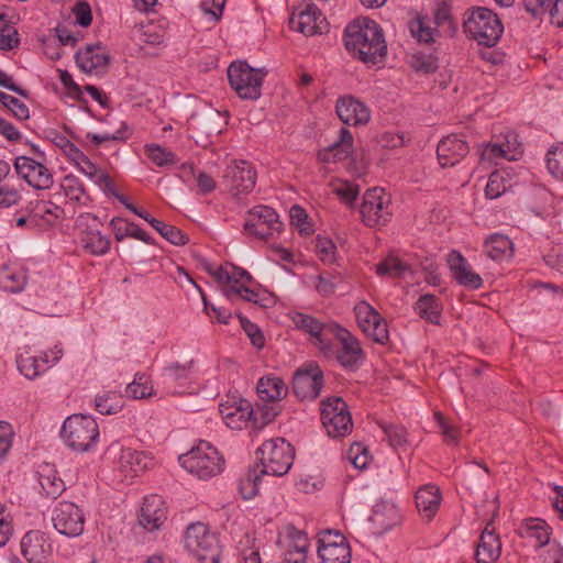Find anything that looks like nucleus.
Listing matches in <instances>:
<instances>
[{
  "instance_id": "nucleus-1",
  "label": "nucleus",
  "mask_w": 563,
  "mask_h": 563,
  "mask_svg": "<svg viewBox=\"0 0 563 563\" xmlns=\"http://www.w3.org/2000/svg\"><path fill=\"white\" fill-rule=\"evenodd\" d=\"M344 43L355 58L367 65L382 63L387 53L383 30L369 19L350 23L345 29Z\"/></svg>"
},
{
  "instance_id": "nucleus-2",
  "label": "nucleus",
  "mask_w": 563,
  "mask_h": 563,
  "mask_svg": "<svg viewBox=\"0 0 563 563\" xmlns=\"http://www.w3.org/2000/svg\"><path fill=\"white\" fill-rule=\"evenodd\" d=\"M464 31L478 44L490 47L500 38L504 26L496 13L487 8L478 7L466 13Z\"/></svg>"
},
{
  "instance_id": "nucleus-3",
  "label": "nucleus",
  "mask_w": 563,
  "mask_h": 563,
  "mask_svg": "<svg viewBox=\"0 0 563 563\" xmlns=\"http://www.w3.org/2000/svg\"><path fill=\"white\" fill-rule=\"evenodd\" d=\"M179 462L186 471L202 479L220 474L223 465L218 450L207 441H200L189 452L181 454Z\"/></svg>"
},
{
  "instance_id": "nucleus-4",
  "label": "nucleus",
  "mask_w": 563,
  "mask_h": 563,
  "mask_svg": "<svg viewBox=\"0 0 563 563\" xmlns=\"http://www.w3.org/2000/svg\"><path fill=\"white\" fill-rule=\"evenodd\" d=\"M261 474L283 476L288 473L295 459V451L283 438L269 439L257 450Z\"/></svg>"
},
{
  "instance_id": "nucleus-5",
  "label": "nucleus",
  "mask_w": 563,
  "mask_h": 563,
  "mask_svg": "<svg viewBox=\"0 0 563 563\" xmlns=\"http://www.w3.org/2000/svg\"><path fill=\"white\" fill-rule=\"evenodd\" d=\"M98 437V423L91 417L73 415L63 424L62 438L75 451L86 452L90 450Z\"/></svg>"
},
{
  "instance_id": "nucleus-6",
  "label": "nucleus",
  "mask_w": 563,
  "mask_h": 563,
  "mask_svg": "<svg viewBox=\"0 0 563 563\" xmlns=\"http://www.w3.org/2000/svg\"><path fill=\"white\" fill-rule=\"evenodd\" d=\"M186 549L200 563H219L221 550L218 538L201 522L190 525L186 531Z\"/></svg>"
},
{
  "instance_id": "nucleus-7",
  "label": "nucleus",
  "mask_w": 563,
  "mask_h": 563,
  "mask_svg": "<svg viewBox=\"0 0 563 563\" xmlns=\"http://www.w3.org/2000/svg\"><path fill=\"white\" fill-rule=\"evenodd\" d=\"M267 71L253 68L246 62H233L228 68V79L240 98L255 100L261 96V86Z\"/></svg>"
},
{
  "instance_id": "nucleus-8",
  "label": "nucleus",
  "mask_w": 563,
  "mask_h": 563,
  "mask_svg": "<svg viewBox=\"0 0 563 563\" xmlns=\"http://www.w3.org/2000/svg\"><path fill=\"white\" fill-rule=\"evenodd\" d=\"M390 196L383 188L367 189L361 205L362 221L369 228L385 225L391 216Z\"/></svg>"
},
{
  "instance_id": "nucleus-9",
  "label": "nucleus",
  "mask_w": 563,
  "mask_h": 563,
  "mask_svg": "<svg viewBox=\"0 0 563 563\" xmlns=\"http://www.w3.org/2000/svg\"><path fill=\"white\" fill-rule=\"evenodd\" d=\"M282 222L275 210L267 206H256L247 212L244 230L249 235L268 239L279 232Z\"/></svg>"
},
{
  "instance_id": "nucleus-10",
  "label": "nucleus",
  "mask_w": 563,
  "mask_h": 563,
  "mask_svg": "<svg viewBox=\"0 0 563 563\" xmlns=\"http://www.w3.org/2000/svg\"><path fill=\"white\" fill-rule=\"evenodd\" d=\"M323 386V374L318 365L303 366L294 375L292 391L300 400L316 399Z\"/></svg>"
},
{
  "instance_id": "nucleus-11",
  "label": "nucleus",
  "mask_w": 563,
  "mask_h": 563,
  "mask_svg": "<svg viewBox=\"0 0 563 563\" xmlns=\"http://www.w3.org/2000/svg\"><path fill=\"white\" fill-rule=\"evenodd\" d=\"M52 521L54 528L63 536L78 537L84 532V514L73 503H60L54 510Z\"/></svg>"
},
{
  "instance_id": "nucleus-12",
  "label": "nucleus",
  "mask_w": 563,
  "mask_h": 563,
  "mask_svg": "<svg viewBox=\"0 0 563 563\" xmlns=\"http://www.w3.org/2000/svg\"><path fill=\"white\" fill-rule=\"evenodd\" d=\"M333 339L339 341L341 349L339 351L333 349L332 353L324 354L328 356L335 354L340 364L346 368L353 369L357 367L363 360V351L357 339L339 324L335 325L333 333H331V341Z\"/></svg>"
},
{
  "instance_id": "nucleus-13",
  "label": "nucleus",
  "mask_w": 563,
  "mask_h": 563,
  "mask_svg": "<svg viewBox=\"0 0 563 563\" xmlns=\"http://www.w3.org/2000/svg\"><path fill=\"white\" fill-rule=\"evenodd\" d=\"M292 321L298 329L309 333L316 340L314 344L320 351L323 353L333 352L331 333H333L336 323H321L316 318L301 312H296L292 316Z\"/></svg>"
},
{
  "instance_id": "nucleus-14",
  "label": "nucleus",
  "mask_w": 563,
  "mask_h": 563,
  "mask_svg": "<svg viewBox=\"0 0 563 563\" xmlns=\"http://www.w3.org/2000/svg\"><path fill=\"white\" fill-rule=\"evenodd\" d=\"M14 169L30 186L44 190L53 185L51 172L41 163L27 156H18L14 159Z\"/></svg>"
},
{
  "instance_id": "nucleus-15",
  "label": "nucleus",
  "mask_w": 563,
  "mask_h": 563,
  "mask_svg": "<svg viewBox=\"0 0 563 563\" xmlns=\"http://www.w3.org/2000/svg\"><path fill=\"white\" fill-rule=\"evenodd\" d=\"M223 178L228 183L230 191L238 196L253 190L256 183V172L247 162L234 161L225 168Z\"/></svg>"
},
{
  "instance_id": "nucleus-16",
  "label": "nucleus",
  "mask_w": 563,
  "mask_h": 563,
  "mask_svg": "<svg viewBox=\"0 0 563 563\" xmlns=\"http://www.w3.org/2000/svg\"><path fill=\"white\" fill-rule=\"evenodd\" d=\"M290 26L305 35L322 33L327 27L325 19L320 10L312 3L305 5L297 14L289 20Z\"/></svg>"
},
{
  "instance_id": "nucleus-17",
  "label": "nucleus",
  "mask_w": 563,
  "mask_h": 563,
  "mask_svg": "<svg viewBox=\"0 0 563 563\" xmlns=\"http://www.w3.org/2000/svg\"><path fill=\"white\" fill-rule=\"evenodd\" d=\"M21 550L27 561L42 563L51 554L52 545L44 532L32 530L22 538Z\"/></svg>"
},
{
  "instance_id": "nucleus-18",
  "label": "nucleus",
  "mask_w": 563,
  "mask_h": 563,
  "mask_svg": "<svg viewBox=\"0 0 563 563\" xmlns=\"http://www.w3.org/2000/svg\"><path fill=\"white\" fill-rule=\"evenodd\" d=\"M152 457L146 453L132 450L130 448L122 449L119 457V471L125 479H133L145 473L152 466Z\"/></svg>"
},
{
  "instance_id": "nucleus-19",
  "label": "nucleus",
  "mask_w": 563,
  "mask_h": 563,
  "mask_svg": "<svg viewBox=\"0 0 563 563\" xmlns=\"http://www.w3.org/2000/svg\"><path fill=\"white\" fill-rule=\"evenodd\" d=\"M335 110L339 119L349 125L366 124L371 118L367 107L353 97L340 98Z\"/></svg>"
},
{
  "instance_id": "nucleus-20",
  "label": "nucleus",
  "mask_w": 563,
  "mask_h": 563,
  "mask_svg": "<svg viewBox=\"0 0 563 563\" xmlns=\"http://www.w3.org/2000/svg\"><path fill=\"white\" fill-rule=\"evenodd\" d=\"M80 221H85L87 224V230L81 239L84 247L95 255L108 253L110 250V240L99 231V219L96 216L86 213L80 217Z\"/></svg>"
},
{
  "instance_id": "nucleus-21",
  "label": "nucleus",
  "mask_w": 563,
  "mask_h": 563,
  "mask_svg": "<svg viewBox=\"0 0 563 563\" xmlns=\"http://www.w3.org/2000/svg\"><path fill=\"white\" fill-rule=\"evenodd\" d=\"M467 153V143L457 135H449L442 139L437 147L438 159L442 167L454 166L465 157Z\"/></svg>"
},
{
  "instance_id": "nucleus-22",
  "label": "nucleus",
  "mask_w": 563,
  "mask_h": 563,
  "mask_svg": "<svg viewBox=\"0 0 563 563\" xmlns=\"http://www.w3.org/2000/svg\"><path fill=\"white\" fill-rule=\"evenodd\" d=\"M220 415L225 424L235 430L245 428L253 416V409L247 400L227 401L220 405Z\"/></svg>"
},
{
  "instance_id": "nucleus-23",
  "label": "nucleus",
  "mask_w": 563,
  "mask_h": 563,
  "mask_svg": "<svg viewBox=\"0 0 563 563\" xmlns=\"http://www.w3.org/2000/svg\"><path fill=\"white\" fill-rule=\"evenodd\" d=\"M76 63L85 73L104 70L110 63V55L99 43L87 45L76 53Z\"/></svg>"
},
{
  "instance_id": "nucleus-24",
  "label": "nucleus",
  "mask_w": 563,
  "mask_h": 563,
  "mask_svg": "<svg viewBox=\"0 0 563 563\" xmlns=\"http://www.w3.org/2000/svg\"><path fill=\"white\" fill-rule=\"evenodd\" d=\"M163 498L158 495L146 497L139 516L140 525L148 531L158 529L166 519Z\"/></svg>"
},
{
  "instance_id": "nucleus-25",
  "label": "nucleus",
  "mask_w": 563,
  "mask_h": 563,
  "mask_svg": "<svg viewBox=\"0 0 563 563\" xmlns=\"http://www.w3.org/2000/svg\"><path fill=\"white\" fill-rule=\"evenodd\" d=\"M285 541L288 551L285 556L286 563H306L309 540L303 531L289 526L285 530Z\"/></svg>"
},
{
  "instance_id": "nucleus-26",
  "label": "nucleus",
  "mask_w": 563,
  "mask_h": 563,
  "mask_svg": "<svg viewBox=\"0 0 563 563\" xmlns=\"http://www.w3.org/2000/svg\"><path fill=\"white\" fill-rule=\"evenodd\" d=\"M448 264L453 272L454 278L463 286L477 289L482 286V278L471 269L465 258L456 251L448 255Z\"/></svg>"
},
{
  "instance_id": "nucleus-27",
  "label": "nucleus",
  "mask_w": 563,
  "mask_h": 563,
  "mask_svg": "<svg viewBox=\"0 0 563 563\" xmlns=\"http://www.w3.org/2000/svg\"><path fill=\"white\" fill-rule=\"evenodd\" d=\"M353 136L346 129H342L340 139L327 148L319 151L318 158L322 163H336L345 159L352 148Z\"/></svg>"
},
{
  "instance_id": "nucleus-28",
  "label": "nucleus",
  "mask_w": 563,
  "mask_h": 563,
  "mask_svg": "<svg viewBox=\"0 0 563 563\" xmlns=\"http://www.w3.org/2000/svg\"><path fill=\"white\" fill-rule=\"evenodd\" d=\"M441 499L439 487L431 484L420 487L416 493V505L428 520H431L438 511Z\"/></svg>"
},
{
  "instance_id": "nucleus-29",
  "label": "nucleus",
  "mask_w": 563,
  "mask_h": 563,
  "mask_svg": "<svg viewBox=\"0 0 563 563\" xmlns=\"http://www.w3.org/2000/svg\"><path fill=\"white\" fill-rule=\"evenodd\" d=\"M501 554V542L496 533L482 531L475 551L477 563H495Z\"/></svg>"
},
{
  "instance_id": "nucleus-30",
  "label": "nucleus",
  "mask_w": 563,
  "mask_h": 563,
  "mask_svg": "<svg viewBox=\"0 0 563 563\" xmlns=\"http://www.w3.org/2000/svg\"><path fill=\"white\" fill-rule=\"evenodd\" d=\"M262 401L277 402L288 394V388L280 377L268 375L262 377L256 385Z\"/></svg>"
},
{
  "instance_id": "nucleus-31",
  "label": "nucleus",
  "mask_w": 563,
  "mask_h": 563,
  "mask_svg": "<svg viewBox=\"0 0 563 563\" xmlns=\"http://www.w3.org/2000/svg\"><path fill=\"white\" fill-rule=\"evenodd\" d=\"M484 250L493 261H504L512 256L514 243L507 235L495 233L485 240Z\"/></svg>"
},
{
  "instance_id": "nucleus-32",
  "label": "nucleus",
  "mask_w": 563,
  "mask_h": 563,
  "mask_svg": "<svg viewBox=\"0 0 563 563\" xmlns=\"http://www.w3.org/2000/svg\"><path fill=\"white\" fill-rule=\"evenodd\" d=\"M518 533L522 538L536 540L538 548L548 544L550 541V531L548 525L545 521L538 518L525 519L520 525Z\"/></svg>"
},
{
  "instance_id": "nucleus-33",
  "label": "nucleus",
  "mask_w": 563,
  "mask_h": 563,
  "mask_svg": "<svg viewBox=\"0 0 563 563\" xmlns=\"http://www.w3.org/2000/svg\"><path fill=\"white\" fill-rule=\"evenodd\" d=\"M417 313L428 322L439 324L442 306L433 295H423L415 307Z\"/></svg>"
},
{
  "instance_id": "nucleus-34",
  "label": "nucleus",
  "mask_w": 563,
  "mask_h": 563,
  "mask_svg": "<svg viewBox=\"0 0 563 563\" xmlns=\"http://www.w3.org/2000/svg\"><path fill=\"white\" fill-rule=\"evenodd\" d=\"M144 220L148 222L165 240L174 245H185L189 240L181 230L155 219L150 213H147Z\"/></svg>"
},
{
  "instance_id": "nucleus-35",
  "label": "nucleus",
  "mask_w": 563,
  "mask_h": 563,
  "mask_svg": "<svg viewBox=\"0 0 563 563\" xmlns=\"http://www.w3.org/2000/svg\"><path fill=\"white\" fill-rule=\"evenodd\" d=\"M318 556L321 563H351V548L349 544H325L318 547Z\"/></svg>"
},
{
  "instance_id": "nucleus-36",
  "label": "nucleus",
  "mask_w": 563,
  "mask_h": 563,
  "mask_svg": "<svg viewBox=\"0 0 563 563\" xmlns=\"http://www.w3.org/2000/svg\"><path fill=\"white\" fill-rule=\"evenodd\" d=\"M323 427L332 438H341L347 435L352 431L353 422L350 413H343L331 418V422L322 420Z\"/></svg>"
},
{
  "instance_id": "nucleus-37",
  "label": "nucleus",
  "mask_w": 563,
  "mask_h": 563,
  "mask_svg": "<svg viewBox=\"0 0 563 563\" xmlns=\"http://www.w3.org/2000/svg\"><path fill=\"white\" fill-rule=\"evenodd\" d=\"M26 283V277L22 272H15L8 267L0 271V285L10 292L21 291Z\"/></svg>"
},
{
  "instance_id": "nucleus-38",
  "label": "nucleus",
  "mask_w": 563,
  "mask_h": 563,
  "mask_svg": "<svg viewBox=\"0 0 563 563\" xmlns=\"http://www.w3.org/2000/svg\"><path fill=\"white\" fill-rule=\"evenodd\" d=\"M46 362V360H42V362H40L34 355L30 354L29 352L20 354L16 360L18 368L29 379L37 377L40 373L44 371L43 366Z\"/></svg>"
},
{
  "instance_id": "nucleus-39",
  "label": "nucleus",
  "mask_w": 563,
  "mask_h": 563,
  "mask_svg": "<svg viewBox=\"0 0 563 563\" xmlns=\"http://www.w3.org/2000/svg\"><path fill=\"white\" fill-rule=\"evenodd\" d=\"M355 316L358 322V325L361 327L362 331L365 333L366 331H369V329L378 321L380 320V314L367 302L361 301L358 302L355 308Z\"/></svg>"
},
{
  "instance_id": "nucleus-40",
  "label": "nucleus",
  "mask_w": 563,
  "mask_h": 563,
  "mask_svg": "<svg viewBox=\"0 0 563 563\" xmlns=\"http://www.w3.org/2000/svg\"><path fill=\"white\" fill-rule=\"evenodd\" d=\"M434 23L448 36L451 37L455 34L456 25L452 18L451 7L446 2H442L437 7Z\"/></svg>"
},
{
  "instance_id": "nucleus-41",
  "label": "nucleus",
  "mask_w": 563,
  "mask_h": 563,
  "mask_svg": "<svg viewBox=\"0 0 563 563\" xmlns=\"http://www.w3.org/2000/svg\"><path fill=\"white\" fill-rule=\"evenodd\" d=\"M410 32L420 43H432L440 33L437 29L430 26L428 21L422 18L412 20L409 24Z\"/></svg>"
},
{
  "instance_id": "nucleus-42",
  "label": "nucleus",
  "mask_w": 563,
  "mask_h": 563,
  "mask_svg": "<svg viewBox=\"0 0 563 563\" xmlns=\"http://www.w3.org/2000/svg\"><path fill=\"white\" fill-rule=\"evenodd\" d=\"M40 483L45 494L52 498H57L65 490L64 481L51 470L41 474Z\"/></svg>"
},
{
  "instance_id": "nucleus-43",
  "label": "nucleus",
  "mask_w": 563,
  "mask_h": 563,
  "mask_svg": "<svg viewBox=\"0 0 563 563\" xmlns=\"http://www.w3.org/2000/svg\"><path fill=\"white\" fill-rule=\"evenodd\" d=\"M408 271L409 266L395 256H388L376 266L379 276L401 277Z\"/></svg>"
},
{
  "instance_id": "nucleus-44",
  "label": "nucleus",
  "mask_w": 563,
  "mask_h": 563,
  "mask_svg": "<svg viewBox=\"0 0 563 563\" xmlns=\"http://www.w3.org/2000/svg\"><path fill=\"white\" fill-rule=\"evenodd\" d=\"M332 191L347 206H352L360 194V187L347 180L331 183Z\"/></svg>"
},
{
  "instance_id": "nucleus-45",
  "label": "nucleus",
  "mask_w": 563,
  "mask_h": 563,
  "mask_svg": "<svg viewBox=\"0 0 563 563\" xmlns=\"http://www.w3.org/2000/svg\"><path fill=\"white\" fill-rule=\"evenodd\" d=\"M78 168L89 178H91L98 186L104 187L108 190H111L112 180L108 174L97 168V166L90 162L87 157L82 163L78 165Z\"/></svg>"
},
{
  "instance_id": "nucleus-46",
  "label": "nucleus",
  "mask_w": 563,
  "mask_h": 563,
  "mask_svg": "<svg viewBox=\"0 0 563 563\" xmlns=\"http://www.w3.org/2000/svg\"><path fill=\"white\" fill-rule=\"evenodd\" d=\"M350 413L347 405L341 397L327 398L321 402V420L331 422L336 416Z\"/></svg>"
},
{
  "instance_id": "nucleus-47",
  "label": "nucleus",
  "mask_w": 563,
  "mask_h": 563,
  "mask_svg": "<svg viewBox=\"0 0 563 563\" xmlns=\"http://www.w3.org/2000/svg\"><path fill=\"white\" fill-rule=\"evenodd\" d=\"M261 471H249L239 483V493L243 499L249 500L255 497L258 493V481Z\"/></svg>"
},
{
  "instance_id": "nucleus-48",
  "label": "nucleus",
  "mask_w": 563,
  "mask_h": 563,
  "mask_svg": "<svg viewBox=\"0 0 563 563\" xmlns=\"http://www.w3.org/2000/svg\"><path fill=\"white\" fill-rule=\"evenodd\" d=\"M148 158L157 166L164 167L176 164L175 154L158 144H150L145 147Z\"/></svg>"
},
{
  "instance_id": "nucleus-49",
  "label": "nucleus",
  "mask_w": 563,
  "mask_h": 563,
  "mask_svg": "<svg viewBox=\"0 0 563 563\" xmlns=\"http://www.w3.org/2000/svg\"><path fill=\"white\" fill-rule=\"evenodd\" d=\"M95 406L101 415H115L122 409L114 393H103L96 397Z\"/></svg>"
},
{
  "instance_id": "nucleus-50",
  "label": "nucleus",
  "mask_w": 563,
  "mask_h": 563,
  "mask_svg": "<svg viewBox=\"0 0 563 563\" xmlns=\"http://www.w3.org/2000/svg\"><path fill=\"white\" fill-rule=\"evenodd\" d=\"M549 172L558 179H563V145L553 146L547 154Z\"/></svg>"
},
{
  "instance_id": "nucleus-51",
  "label": "nucleus",
  "mask_w": 563,
  "mask_h": 563,
  "mask_svg": "<svg viewBox=\"0 0 563 563\" xmlns=\"http://www.w3.org/2000/svg\"><path fill=\"white\" fill-rule=\"evenodd\" d=\"M153 394V386L148 385L145 375L136 376L126 387V395L134 399L150 397Z\"/></svg>"
},
{
  "instance_id": "nucleus-52",
  "label": "nucleus",
  "mask_w": 563,
  "mask_h": 563,
  "mask_svg": "<svg viewBox=\"0 0 563 563\" xmlns=\"http://www.w3.org/2000/svg\"><path fill=\"white\" fill-rule=\"evenodd\" d=\"M0 102L8 108L12 114L18 118L19 120H26L30 117L29 108L25 103L16 99L15 97H12L10 95H7L5 92L0 90Z\"/></svg>"
},
{
  "instance_id": "nucleus-53",
  "label": "nucleus",
  "mask_w": 563,
  "mask_h": 563,
  "mask_svg": "<svg viewBox=\"0 0 563 563\" xmlns=\"http://www.w3.org/2000/svg\"><path fill=\"white\" fill-rule=\"evenodd\" d=\"M290 221L301 234L309 235L313 232L308 221L307 212L298 205L292 206L290 209Z\"/></svg>"
},
{
  "instance_id": "nucleus-54",
  "label": "nucleus",
  "mask_w": 563,
  "mask_h": 563,
  "mask_svg": "<svg viewBox=\"0 0 563 563\" xmlns=\"http://www.w3.org/2000/svg\"><path fill=\"white\" fill-rule=\"evenodd\" d=\"M410 66L417 71L430 74L438 69V60L432 55L415 54L410 58Z\"/></svg>"
},
{
  "instance_id": "nucleus-55",
  "label": "nucleus",
  "mask_w": 563,
  "mask_h": 563,
  "mask_svg": "<svg viewBox=\"0 0 563 563\" xmlns=\"http://www.w3.org/2000/svg\"><path fill=\"white\" fill-rule=\"evenodd\" d=\"M62 188L64 194L75 201H79L85 194L82 184L73 175H67L63 178Z\"/></svg>"
},
{
  "instance_id": "nucleus-56",
  "label": "nucleus",
  "mask_w": 563,
  "mask_h": 563,
  "mask_svg": "<svg viewBox=\"0 0 563 563\" xmlns=\"http://www.w3.org/2000/svg\"><path fill=\"white\" fill-rule=\"evenodd\" d=\"M380 427L393 448L402 446L407 443V431L404 427L397 424H382Z\"/></svg>"
},
{
  "instance_id": "nucleus-57",
  "label": "nucleus",
  "mask_w": 563,
  "mask_h": 563,
  "mask_svg": "<svg viewBox=\"0 0 563 563\" xmlns=\"http://www.w3.org/2000/svg\"><path fill=\"white\" fill-rule=\"evenodd\" d=\"M335 250H336V247L330 239L317 236L316 252L322 262H324V263L334 262Z\"/></svg>"
},
{
  "instance_id": "nucleus-58",
  "label": "nucleus",
  "mask_w": 563,
  "mask_h": 563,
  "mask_svg": "<svg viewBox=\"0 0 563 563\" xmlns=\"http://www.w3.org/2000/svg\"><path fill=\"white\" fill-rule=\"evenodd\" d=\"M506 191V185L503 174L494 172L490 174L486 185L485 194L488 198L495 199Z\"/></svg>"
},
{
  "instance_id": "nucleus-59",
  "label": "nucleus",
  "mask_w": 563,
  "mask_h": 563,
  "mask_svg": "<svg viewBox=\"0 0 563 563\" xmlns=\"http://www.w3.org/2000/svg\"><path fill=\"white\" fill-rule=\"evenodd\" d=\"M19 41V33L14 27L9 25L0 27V49H12L18 46Z\"/></svg>"
},
{
  "instance_id": "nucleus-60",
  "label": "nucleus",
  "mask_w": 563,
  "mask_h": 563,
  "mask_svg": "<svg viewBox=\"0 0 563 563\" xmlns=\"http://www.w3.org/2000/svg\"><path fill=\"white\" fill-rule=\"evenodd\" d=\"M434 418L438 421L439 427L442 430V434L445 437L446 441L456 444L459 442L460 434L459 428L451 424L439 411L434 412Z\"/></svg>"
},
{
  "instance_id": "nucleus-61",
  "label": "nucleus",
  "mask_w": 563,
  "mask_h": 563,
  "mask_svg": "<svg viewBox=\"0 0 563 563\" xmlns=\"http://www.w3.org/2000/svg\"><path fill=\"white\" fill-rule=\"evenodd\" d=\"M349 460L356 468H365L368 462L367 449L360 443H354L349 450Z\"/></svg>"
},
{
  "instance_id": "nucleus-62",
  "label": "nucleus",
  "mask_w": 563,
  "mask_h": 563,
  "mask_svg": "<svg viewBox=\"0 0 563 563\" xmlns=\"http://www.w3.org/2000/svg\"><path fill=\"white\" fill-rule=\"evenodd\" d=\"M277 415H278V410L274 406H272V407L264 406L263 408H258L255 411L253 410V416H252L253 423L257 428H262L265 424L272 422Z\"/></svg>"
},
{
  "instance_id": "nucleus-63",
  "label": "nucleus",
  "mask_w": 563,
  "mask_h": 563,
  "mask_svg": "<svg viewBox=\"0 0 563 563\" xmlns=\"http://www.w3.org/2000/svg\"><path fill=\"white\" fill-rule=\"evenodd\" d=\"M365 334L369 338H372L376 343L385 344L387 343L389 335H388V329L386 320L380 317V320H378L371 329L369 331H366Z\"/></svg>"
},
{
  "instance_id": "nucleus-64",
  "label": "nucleus",
  "mask_w": 563,
  "mask_h": 563,
  "mask_svg": "<svg viewBox=\"0 0 563 563\" xmlns=\"http://www.w3.org/2000/svg\"><path fill=\"white\" fill-rule=\"evenodd\" d=\"M240 321L252 344L256 347H262L264 345V338L258 327L241 316Z\"/></svg>"
}]
</instances>
